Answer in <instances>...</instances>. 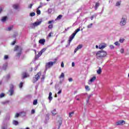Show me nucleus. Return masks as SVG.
Segmentation results:
<instances>
[{"label": "nucleus", "mask_w": 129, "mask_h": 129, "mask_svg": "<svg viewBox=\"0 0 129 129\" xmlns=\"http://www.w3.org/2000/svg\"><path fill=\"white\" fill-rule=\"evenodd\" d=\"M47 50L46 48H43L39 52H38V54H37V51L36 50H34L35 53V60H38L39 59V57H41L43 53L45 52Z\"/></svg>", "instance_id": "obj_2"}, {"label": "nucleus", "mask_w": 129, "mask_h": 129, "mask_svg": "<svg viewBox=\"0 0 129 129\" xmlns=\"http://www.w3.org/2000/svg\"><path fill=\"white\" fill-rule=\"evenodd\" d=\"M33 105H37L38 104V100L37 99L34 100L33 101Z\"/></svg>", "instance_id": "obj_19"}, {"label": "nucleus", "mask_w": 129, "mask_h": 129, "mask_svg": "<svg viewBox=\"0 0 129 129\" xmlns=\"http://www.w3.org/2000/svg\"><path fill=\"white\" fill-rule=\"evenodd\" d=\"M5 96V94L4 93H1L0 94V98H3Z\"/></svg>", "instance_id": "obj_39"}, {"label": "nucleus", "mask_w": 129, "mask_h": 129, "mask_svg": "<svg viewBox=\"0 0 129 129\" xmlns=\"http://www.w3.org/2000/svg\"><path fill=\"white\" fill-rule=\"evenodd\" d=\"M7 67H8V66H7V65H4V66H3V69H4V70H6Z\"/></svg>", "instance_id": "obj_42"}, {"label": "nucleus", "mask_w": 129, "mask_h": 129, "mask_svg": "<svg viewBox=\"0 0 129 129\" xmlns=\"http://www.w3.org/2000/svg\"><path fill=\"white\" fill-rule=\"evenodd\" d=\"M83 47L82 44H79L77 47L75 49L74 53H76L78 50H80Z\"/></svg>", "instance_id": "obj_11"}, {"label": "nucleus", "mask_w": 129, "mask_h": 129, "mask_svg": "<svg viewBox=\"0 0 129 129\" xmlns=\"http://www.w3.org/2000/svg\"><path fill=\"white\" fill-rule=\"evenodd\" d=\"M16 44V41H13L12 43V45H15Z\"/></svg>", "instance_id": "obj_56"}, {"label": "nucleus", "mask_w": 129, "mask_h": 129, "mask_svg": "<svg viewBox=\"0 0 129 129\" xmlns=\"http://www.w3.org/2000/svg\"><path fill=\"white\" fill-rule=\"evenodd\" d=\"M63 16L62 15H59L56 18V20H61Z\"/></svg>", "instance_id": "obj_29"}, {"label": "nucleus", "mask_w": 129, "mask_h": 129, "mask_svg": "<svg viewBox=\"0 0 129 129\" xmlns=\"http://www.w3.org/2000/svg\"><path fill=\"white\" fill-rule=\"evenodd\" d=\"M20 49V47L18 45H16L14 48V51H18Z\"/></svg>", "instance_id": "obj_27"}, {"label": "nucleus", "mask_w": 129, "mask_h": 129, "mask_svg": "<svg viewBox=\"0 0 129 129\" xmlns=\"http://www.w3.org/2000/svg\"><path fill=\"white\" fill-rule=\"evenodd\" d=\"M4 59H5V60H7V59H9V56H8V55H5V56H4Z\"/></svg>", "instance_id": "obj_44"}, {"label": "nucleus", "mask_w": 129, "mask_h": 129, "mask_svg": "<svg viewBox=\"0 0 129 129\" xmlns=\"http://www.w3.org/2000/svg\"><path fill=\"white\" fill-rule=\"evenodd\" d=\"M119 41L120 42V43H123V42H124V39L122 38V39H120Z\"/></svg>", "instance_id": "obj_37"}, {"label": "nucleus", "mask_w": 129, "mask_h": 129, "mask_svg": "<svg viewBox=\"0 0 129 129\" xmlns=\"http://www.w3.org/2000/svg\"><path fill=\"white\" fill-rule=\"evenodd\" d=\"M114 45H115V46H117L118 47H119V46H120V44L118 43V41H116L114 43Z\"/></svg>", "instance_id": "obj_30"}, {"label": "nucleus", "mask_w": 129, "mask_h": 129, "mask_svg": "<svg viewBox=\"0 0 129 129\" xmlns=\"http://www.w3.org/2000/svg\"><path fill=\"white\" fill-rule=\"evenodd\" d=\"M74 115V111L70 112L69 114V117H72V116H73Z\"/></svg>", "instance_id": "obj_20"}, {"label": "nucleus", "mask_w": 129, "mask_h": 129, "mask_svg": "<svg viewBox=\"0 0 129 129\" xmlns=\"http://www.w3.org/2000/svg\"><path fill=\"white\" fill-rule=\"evenodd\" d=\"M92 26H93V24L91 23L90 25L87 26V28L88 29H90V28H92Z\"/></svg>", "instance_id": "obj_31"}, {"label": "nucleus", "mask_w": 129, "mask_h": 129, "mask_svg": "<svg viewBox=\"0 0 129 129\" xmlns=\"http://www.w3.org/2000/svg\"><path fill=\"white\" fill-rule=\"evenodd\" d=\"M85 88L86 90H88V91H89V90H90V88H89V86H85Z\"/></svg>", "instance_id": "obj_33"}, {"label": "nucleus", "mask_w": 129, "mask_h": 129, "mask_svg": "<svg viewBox=\"0 0 129 129\" xmlns=\"http://www.w3.org/2000/svg\"><path fill=\"white\" fill-rule=\"evenodd\" d=\"M72 67H74V66H75V63H74V62H72Z\"/></svg>", "instance_id": "obj_53"}, {"label": "nucleus", "mask_w": 129, "mask_h": 129, "mask_svg": "<svg viewBox=\"0 0 129 129\" xmlns=\"http://www.w3.org/2000/svg\"><path fill=\"white\" fill-rule=\"evenodd\" d=\"M22 79H25V78H27V77H29L30 75H29V74H28V73L24 72L22 73Z\"/></svg>", "instance_id": "obj_7"}, {"label": "nucleus", "mask_w": 129, "mask_h": 129, "mask_svg": "<svg viewBox=\"0 0 129 129\" xmlns=\"http://www.w3.org/2000/svg\"><path fill=\"white\" fill-rule=\"evenodd\" d=\"M51 113L52 115H56L57 114V111L56 109H54L53 111H51Z\"/></svg>", "instance_id": "obj_17"}, {"label": "nucleus", "mask_w": 129, "mask_h": 129, "mask_svg": "<svg viewBox=\"0 0 129 129\" xmlns=\"http://www.w3.org/2000/svg\"><path fill=\"white\" fill-rule=\"evenodd\" d=\"M48 99L49 101H52V99H53V97H52V92H51L49 93Z\"/></svg>", "instance_id": "obj_15"}, {"label": "nucleus", "mask_w": 129, "mask_h": 129, "mask_svg": "<svg viewBox=\"0 0 129 129\" xmlns=\"http://www.w3.org/2000/svg\"><path fill=\"white\" fill-rule=\"evenodd\" d=\"M106 55H107V53L104 51H99L96 53L97 58H98V59H102V58H104Z\"/></svg>", "instance_id": "obj_1"}, {"label": "nucleus", "mask_w": 129, "mask_h": 129, "mask_svg": "<svg viewBox=\"0 0 129 129\" xmlns=\"http://www.w3.org/2000/svg\"><path fill=\"white\" fill-rule=\"evenodd\" d=\"M109 47H110V49H114V46L112 45H110Z\"/></svg>", "instance_id": "obj_45"}, {"label": "nucleus", "mask_w": 129, "mask_h": 129, "mask_svg": "<svg viewBox=\"0 0 129 129\" xmlns=\"http://www.w3.org/2000/svg\"><path fill=\"white\" fill-rule=\"evenodd\" d=\"M99 46H98V45H96V48H97V49H98V47H99Z\"/></svg>", "instance_id": "obj_63"}, {"label": "nucleus", "mask_w": 129, "mask_h": 129, "mask_svg": "<svg viewBox=\"0 0 129 129\" xmlns=\"http://www.w3.org/2000/svg\"><path fill=\"white\" fill-rule=\"evenodd\" d=\"M44 79H45V76H42V77L41 78L42 81H44Z\"/></svg>", "instance_id": "obj_51"}, {"label": "nucleus", "mask_w": 129, "mask_h": 129, "mask_svg": "<svg viewBox=\"0 0 129 129\" xmlns=\"http://www.w3.org/2000/svg\"><path fill=\"white\" fill-rule=\"evenodd\" d=\"M36 110H35V109L33 110V113H34L35 112Z\"/></svg>", "instance_id": "obj_61"}, {"label": "nucleus", "mask_w": 129, "mask_h": 129, "mask_svg": "<svg viewBox=\"0 0 129 129\" xmlns=\"http://www.w3.org/2000/svg\"><path fill=\"white\" fill-rule=\"evenodd\" d=\"M125 123V122L124 120H119L116 122V125H122L123 124H124Z\"/></svg>", "instance_id": "obj_9"}, {"label": "nucleus", "mask_w": 129, "mask_h": 129, "mask_svg": "<svg viewBox=\"0 0 129 129\" xmlns=\"http://www.w3.org/2000/svg\"><path fill=\"white\" fill-rule=\"evenodd\" d=\"M80 31V27H79L77 30H76L74 32V34H75V35H76V34H77V33H78V32H79Z\"/></svg>", "instance_id": "obj_22"}, {"label": "nucleus", "mask_w": 129, "mask_h": 129, "mask_svg": "<svg viewBox=\"0 0 129 129\" xmlns=\"http://www.w3.org/2000/svg\"><path fill=\"white\" fill-rule=\"evenodd\" d=\"M36 13L37 15H41V11L39 9L37 10Z\"/></svg>", "instance_id": "obj_36"}, {"label": "nucleus", "mask_w": 129, "mask_h": 129, "mask_svg": "<svg viewBox=\"0 0 129 129\" xmlns=\"http://www.w3.org/2000/svg\"><path fill=\"white\" fill-rule=\"evenodd\" d=\"M53 22H54V21H53V20L49 21H48V24H51V23H53Z\"/></svg>", "instance_id": "obj_52"}, {"label": "nucleus", "mask_w": 129, "mask_h": 129, "mask_svg": "<svg viewBox=\"0 0 129 129\" xmlns=\"http://www.w3.org/2000/svg\"><path fill=\"white\" fill-rule=\"evenodd\" d=\"M3 12V9L1 8L0 9V14Z\"/></svg>", "instance_id": "obj_58"}, {"label": "nucleus", "mask_w": 129, "mask_h": 129, "mask_svg": "<svg viewBox=\"0 0 129 129\" xmlns=\"http://www.w3.org/2000/svg\"><path fill=\"white\" fill-rule=\"evenodd\" d=\"M30 16L31 17H33V12L30 13Z\"/></svg>", "instance_id": "obj_59"}, {"label": "nucleus", "mask_w": 129, "mask_h": 129, "mask_svg": "<svg viewBox=\"0 0 129 129\" xmlns=\"http://www.w3.org/2000/svg\"><path fill=\"white\" fill-rule=\"evenodd\" d=\"M70 29V27H68L67 29H65V31H63V33H66L68 30Z\"/></svg>", "instance_id": "obj_46"}, {"label": "nucleus", "mask_w": 129, "mask_h": 129, "mask_svg": "<svg viewBox=\"0 0 129 129\" xmlns=\"http://www.w3.org/2000/svg\"><path fill=\"white\" fill-rule=\"evenodd\" d=\"M20 116V114L19 113H17L16 114L15 116V117H19Z\"/></svg>", "instance_id": "obj_41"}, {"label": "nucleus", "mask_w": 129, "mask_h": 129, "mask_svg": "<svg viewBox=\"0 0 129 129\" xmlns=\"http://www.w3.org/2000/svg\"><path fill=\"white\" fill-rule=\"evenodd\" d=\"M40 8H42V6H39L38 8V9H40Z\"/></svg>", "instance_id": "obj_62"}, {"label": "nucleus", "mask_w": 129, "mask_h": 129, "mask_svg": "<svg viewBox=\"0 0 129 129\" xmlns=\"http://www.w3.org/2000/svg\"><path fill=\"white\" fill-rule=\"evenodd\" d=\"M61 67L63 68L64 67V62H62L61 63Z\"/></svg>", "instance_id": "obj_50"}, {"label": "nucleus", "mask_w": 129, "mask_h": 129, "mask_svg": "<svg viewBox=\"0 0 129 129\" xmlns=\"http://www.w3.org/2000/svg\"><path fill=\"white\" fill-rule=\"evenodd\" d=\"M55 63H56V61H49L46 63L45 66V70H47L49 68H51Z\"/></svg>", "instance_id": "obj_4"}, {"label": "nucleus", "mask_w": 129, "mask_h": 129, "mask_svg": "<svg viewBox=\"0 0 129 129\" xmlns=\"http://www.w3.org/2000/svg\"><path fill=\"white\" fill-rule=\"evenodd\" d=\"M9 92L10 93V95L11 96L14 94V85H11L10 86V89L9 90Z\"/></svg>", "instance_id": "obj_8"}, {"label": "nucleus", "mask_w": 129, "mask_h": 129, "mask_svg": "<svg viewBox=\"0 0 129 129\" xmlns=\"http://www.w3.org/2000/svg\"><path fill=\"white\" fill-rule=\"evenodd\" d=\"M107 45L106 44L103 43L102 44H100L99 45V49H104V48H106Z\"/></svg>", "instance_id": "obj_12"}, {"label": "nucleus", "mask_w": 129, "mask_h": 129, "mask_svg": "<svg viewBox=\"0 0 129 129\" xmlns=\"http://www.w3.org/2000/svg\"><path fill=\"white\" fill-rule=\"evenodd\" d=\"M96 79V77L94 76L89 81V84H91L92 82H94V81Z\"/></svg>", "instance_id": "obj_13"}, {"label": "nucleus", "mask_w": 129, "mask_h": 129, "mask_svg": "<svg viewBox=\"0 0 129 129\" xmlns=\"http://www.w3.org/2000/svg\"><path fill=\"white\" fill-rule=\"evenodd\" d=\"M61 93H62V89L59 90V91L57 92V94H61Z\"/></svg>", "instance_id": "obj_47"}, {"label": "nucleus", "mask_w": 129, "mask_h": 129, "mask_svg": "<svg viewBox=\"0 0 129 129\" xmlns=\"http://www.w3.org/2000/svg\"><path fill=\"white\" fill-rule=\"evenodd\" d=\"M22 48H20V51L17 53V56L18 57H20V56L22 55Z\"/></svg>", "instance_id": "obj_28"}, {"label": "nucleus", "mask_w": 129, "mask_h": 129, "mask_svg": "<svg viewBox=\"0 0 129 129\" xmlns=\"http://www.w3.org/2000/svg\"><path fill=\"white\" fill-rule=\"evenodd\" d=\"M41 74H42V73L41 72H39L36 75H35V77L33 78V82H36L40 79Z\"/></svg>", "instance_id": "obj_5"}, {"label": "nucleus", "mask_w": 129, "mask_h": 129, "mask_svg": "<svg viewBox=\"0 0 129 129\" xmlns=\"http://www.w3.org/2000/svg\"><path fill=\"white\" fill-rule=\"evenodd\" d=\"M101 72H102V70H101V68H99L98 70L97 71V74H101Z\"/></svg>", "instance_id": "obj_16"}, {"label": "nucleus", "mask_w": 129, "mask_h": 129, "mask_svg": "<svg viewBox=\"0 0 129 129\" xmlns=\"http://www.w3.org/2000/svg\"><path fill=\"white\" fill-rule=\"evenodd\" d=\"M13 124H15V125H18L19 124V122L17 120H13Z\"/></svg>", "instance_id": "obj_23"}, {"label": "nucleus", "mask_w": 129, "mask_h": 129, "mask_svg": "<svg viewBox=\"0 0 129 129\" xmlns=\"http://www.w3.org/2000/svg\"><path fill=\"white\" fill-rule=\"evenodd\" d=\"M76 34H75L74 33H73L70 37H69V40L68 43V45L70 46V43L71 42H72V40H73L75 37Z\"/></svg>", "instance_id": "obj_6"}, {"label": "nucleus", "mask_w": 129, "mask_h": 129, "mask_svg": "<svg viewBox=\"0 0 129 129\" xmlns=\"http://www.w3.org/2000/svg\"><path fill=\"white\" fill-rule=\"evenodd\" d=\"M62 124V122H59V125L58 126V128H60V125Z\"/></svg>", "instance_id": "obj_57"}, {"label": "nucleus", "mask_w": 129, "mask_h": 129, "mask_svg": "<svg viewBox=\"0 0 129 129\" xmlns=\"http://www.w3.org/2000/svg\"><path fill=\"white\" fill-rule=\"evenodd\" d=\"M126 16H123L119 22V25L121 27H123L125 25H126Z\"/></svg>", "instance_id": "obj_3"}, {"label": "nucleus", "mask_w": 129, "mask_h": 129, "mask_svg": "<svg viewBox=\"0 0 129 129\" xmlns=\"http://www.w3.org/2000/svg\"><path fill=\"white\" fill-rule=\"evenodd\" d=\"M32 7H33V4H30V6H29V8L31 9Z\"/></svg>", "instance_id": "obj_55"}, {"label": "nucleus", "mask_w": 129, "mask_h": 129, "mask_svg": "<svg viewBox=\"0 0 129 129\" xmlns=\"http://www.w3.org/2000/svg\"><path fill=\"white\" fill-rule=\"evenodd\" d=\"M8 19V17L7 16L3 17L2 21V22H6L7 21V19Z\"/></svg>", "instance_id": "obj_25"}, {"label": "nucleus", "mask_w": 129, "mask_h": 129, "mask_svg": "<svg viewBox=\"0 0 129 129\" xmlns=\"http://www.w3.org/2000/svg\"><path fill=\"white\" fill-rule=\"evenodd\" d=\"M48 12L49 14H51V13H52V9H48Z\"/></svg>", "instance_id": "obj_49"}, {"label": "nucleus", "mask_w": 129, "mask_h": 129, "mask_svg": "<svg viewBox=\"0 0 129 129\" xmlns=\"http://www.w3.org/2000/svg\"><path fill=\"white\" fill-rule=\"evenodd\" d=\"M91 96H92V94H90V95L88 96V98L86 100L87 103H88V102L89 101V99H90V97H91Z\"/></svg>", "instance_id": "obj_21"}, {"label": "nucleus", "mask_w": 129, "mask_h": 129, "mask_svg": "<svg viewBox=\"0 0 129 129\" xmlns=\"http://www.w3.org/2000/svg\"><path fill=\"white\" fill-rule=\"evenodd\" d=\"M100 5V4H99V3H96V5L95 6V9L96 10H97V9H98V7H99Z\"/></svg>", "instance_id": "obj_18"}, {"label": "nucleus", "mask_w": 129, "mask_h": 129, "mask_svg": "<svg viewBox=\"0 0 129 129\" xmlns=\"http://www.w3.org/2000/svg\"><path fill=\"white\" fill-rule=\"evenodd\" d=\"M94 18V15L92 16L91 17V21H92V20H93Z\"/></svg>", "instance_id": "obj_54"}, {"label": "nucleus", "mask_w": 129, "mask_h": 129, "mask_svg": "<svg viewBox=\"0 0 129 129\" xmlns=\"http://www.w3.org/2000/svg\"><path fill=\"white\" fill-rule=\"evenodd\" d=\"M53 35V32H51L50 33H49V34L48 35V38H51L52 37V35Z\"/></svg>", "instance_id": "obj_34"}, {"label": "nucleus", "mask_w": 129, "mask_h": 129, "mask_svg": "<svg viewBox=\"0 0 129 129\" xmlns=\"http://www.w3.org/2000/svg\"><path fill=\"white\" fill-rule=\"evenodd\" d=\"M23 84H24V83L21 82L20 83V84H19V88H22V87H23Z\"/></svg>", "instance_id": "obj_38"}, {"label": "nucleus", "mask_w": 129, "mask_h": 129, "mask_svg": "<svg viewBox=\"0 0 129 129\" xmlns=\"http://www.w3.org/2000/svg\"><path fill=\"white\" fill-rule=\"evenodd\" d=\"M121 3V2H117L116 3V7H118V6H120Z\"/></svg>", "instance_id": "obj_35"}, {"label": "nucleus", "mask_w": 129, "mask_h": 129, "mask_svg": "<svg viewBox=\"0 0 129 129\" xmlns=\"http://www.w3.org/2000/svg\"><path fill=\"white\" fill-rule=\"evenodd\" d=\"M42 23V21H36L33 24V27H38V26H40Z\"/></svg>", "instance_id": "obj_10"}, {"label": "nucleus", "mask_w": 129, "mask_h": 129, "mask_svg": "<svg viewBox=\"0 0 129 129\" xmlns=\"http://www.w3.org/2000/svg\"><path fill=\"white\" fill-rule=\"evenodd\" d=\"M124 49L123 48H121L120 49V53H121V54H123V53H124Z\"/></svg>", "instance_id": "obj_43"}, {"label": "nucleus", "mask_w": 129, "mask_h": 129, "mask_svg": "<svg viewBox=\"0 0 129 129\" xmlns=\"http://www.w3.org/2000/svg\"><path fill=\"white\" fill-rule=\"evenodd\" d=\"M65 77V75L64 73H62L60 75V76L59 77V79H61V78H64Z\"/></svg>", "instance_id": "obj_24"}, {"label": "nucleus", "mask_w": 129, "mask_h": 129, "mask_svg": "<svg viewBox=\"0 0 129 129\" xmlns=\"http://www.w3.org/2000/svg\"><path fill=\"white\" fill-rule=\"evenodd\" d=\"M13 28H14V26L12 25L10 27H8V31H11L13 29Z\"/></svg>", "instance_id": "obj_32"}, {"label": "nucleus", "mask_w": 129, "mask_h": 129, "mask_svg": "<svg viewBox=\"0 0 129 129\" xmlns=\"http://www.w3.org/2000/svg\"><path fill=\"white\" fill-rule=\"evenodd\" d=\"M36 15V13H35V12H33V16L34 17V16H35Z\"/></svg>", "instance_id": "obj_60"}, {"label": "nucleus", "mask_w": 129, "mask_h": 129, "mask_svg": "<svg viewBox=\"0 0 129 129\" xmlns=\"http://www.w3.org/2000/svg\"><path fill=\"white\" fill-rule=\"evenodd\" d=\"M13 7L14 9H15V10H18V9H19L18 5H13Z\"/></svg>", "instance_id": "obj_26"}, {"label": "nucleus", "mask_w": 129, "mask_h": 129, "mask_svg": "<svg viewBox=\"0 0 129 129\" xmlns=\"http://www.w3.org/2000/svg\"><path fill=\"white\" fill-rule=\"evenodd\" d=\"M45 42H46V40L44 39H40L39 41V43L41 44V45H45Z\"/></svg>", "instance_id": "obj_14"}, {"label": "nucleus", "mask_w": 129, "mask_h": 129, "mask_svg": "<svg viewBox=\"0 0 129 129\" xmlns=\"http://www.w3.org/2000/svg\"><path fill=\"white\" fill-rule=\"evenodd\" d=\"M69 82H72V81H73V79H72V78H69Z\"/></svg>", "instance_id": "obj_48"}, {"label": "nucleus", "mask_w": 129, "mask_h": 129, "mask_svg": "<svg viewBox=\"0 0 129 129\" xmlns=\"http://www.w3.org/2000/svg\"><path fill=\"white\" fill-rule=\"evenodd\" d=\"M2 129H7V128H6V127H3Z\"/></svg>", "instance_id": "obj_64"}, {"label": "nucleus", "mask_w": 129, "mask_h": 129, "mask_svg": "<svg viewBox=\"0 0 129 129\" xmlns=\"http://www.w3.org/2000/svg\"><path fill=\"white\" fill-rule=\"evenodd\" d=\"M53 28V25L50 24L48 26V29H52Z\"/></svg>", "instance_id": "obj_40"}]
</instances>
